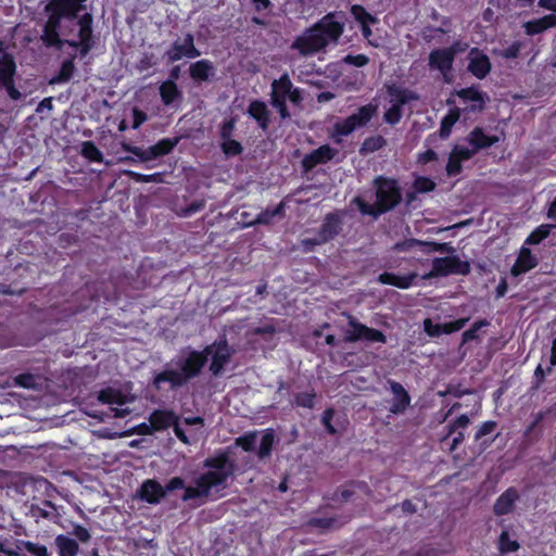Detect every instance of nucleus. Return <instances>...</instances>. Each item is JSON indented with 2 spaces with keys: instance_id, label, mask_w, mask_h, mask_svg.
I'll return each instance as SVG.
<instances>
[{
  "instance_id": "obj_1",
  "label": "nucleus",
  "mask_w": 556,
  "mask_h": 556,
  "mask_svg": "<svg viewBox=\"0 0 556 556\" xmlns=\"http://www.w3.org/2000/svg\"><path fill=\"white\" fill-rule=\"evenodd\" d=\"M212 356L210 371L214 377H220L226 365L230 362L232 352L226 339L215 341L203 350L188 349L167 363L163 370L155 374L152 386L161 391L167 383L172 391L179 390L191 380L198 378Z\"/></svg>"
},
{
  "instance_id": "obj_2",
  "label": "nucleus",
  "mask_w": 556,
  "mask_h": 556,
  "mask_svg": "<svg viewBox=\"0 0 556 556\" xmlns=\"http://www.w3.org/2000/svg\"><path fill=\"white\" fill-rule=\"evenodd\" d=\"M203 467L207 471L201 473L194 480L195 486L186 488L181 496L184 502L207 497L214 488H226L229 478L236 471V463L226 451H219L213 456L206 457L203 460Z\"/></svg>"
},
{
  "instance_id": "obj_3",
  "label": "nucleus",
  "mask_w": 556,
  "mask_h": 556,
  "mask_svg": "<svg viewBox=\"0 0 556 556\" xmlns=\"http://www.w3.org/2000/svg\"><path fill=\"white\" fill-rule=\"evenodd\" d=\"M343 34V24L336 20L333 13H328L312 26L296 36L290 49L296 51L299 56H314L330 45H337Z\"/></svg>"
},
{
  "instance_id": "obj_4",
  "label": "nucleus",
  "mask_w": 556,
  "mask_h": 556,
  "mask_svg": "<svg viewBox=\"0 0 556 556\" xmlns=\"http://www.w3.org/2000/svg\"><path fill=\"white\" fill-rule=\"evenodd\" d=\"M376 187V202L381 214L393 210L402 201L401 189L395 179L382 176L374 180Z\"/></svg>"
},
{
  "instance_id": "obj_5",
  "label": "nucleus",
  "mask_w": 556,
  "mask_h": 556,
  "mask_svg": "<svg viewBox=\"0 0 556 556\" xmlns=\"http://www.w3.org/2000/svg\"><path fill=\"white\" fill-rule=\"evenodd\" d=\"M45 11L48 13V20L43 25L40 40L47 48L61 49L65 45V39H61L60 29L62 20L65 17L49 2L46 4Z\"/></svg>"
},
{
  "instance_id": "obj_6",
  "label": "nucleus",
  "mask_w": 556,
  "mask_h": 556,
  "mask_svg": "<svg viewBox=\"0 0 556 556\" xmlns=\"http://www.w3.org/2000/svg\"><path fill=\"white\" fill-rule=\"evenodd\" d=\"M16 62L14 56L4 50L0 51V91L5 90L10 99L17 101L22 98L15 87Z\"/></svg>"
},
{
  "instance_id": "obj_7",
  "label": "nucleus",
  "mask_w": 556,
  "mask_h": 556,
  "mask_svg": "<svg viewBox=\"0 0 556 556\" xmlns=\"http://www.w3.org/2000/svg\"><path fill=\"white\" fill-rule=\"evenodd\" d=\"M340 229L341 220L339 216L334 213L327 214L315 237L303 240L305 250L312 251L316 245H320L332 240Z\"/></svg>"
},
{
  "instance_id": "obj_8",
  "label": "nucleus",
  "mask_w": 556,
  "mask_h": 556,
  "mask_svg": "<svg viewBox=\"0 0 556 556\" xmlns=\"http://www.w3.org/2000/svg\"><path fill=\"white\" fill-rule=\"evenodd\" d=\"M201 55L200 50L194 45V37L188 33L184 37V41L176 40L172 43L170 48L166 50L165 56L168 63H174L181 60L184 56L188 59H195Z\"/></svg>"
},
{
  "instance_id": "obj_9",
  "label": "nucleus",
  "mask_w": 556,
  "mask_h": 556,
  "mask_svg": "<svg viewBox=\"0 0 556 556\" xmlns=\"http://www.w3.org/2000/svg\"><path fill=\"white\" fill-rule=\"evenodd\" d=\"M470 270L467 262L456 256L437 257L433 260V267L430 276H446L452 273L466 275Z\"/></svg>"
},
{
  "instance_id": "obj_10",
  "label": "nucleus",
  "mask_w": 556,
  "mask_h": 556,
  "mask_svg": "<svg viewBox=\"0 0 556 556\" xmlns=\"http://www.w3.org/2000/svg\"><path fill=\"white\" fill-rule=\"evenodd\" d=\"M338 154V150L329 144L320 146L312 152L304 155L301 166L304 173H309L317 165L326 164Z\"/></svg>"
},
{
  "instance_id": "obj_11",
  "label": "nucleus",
  "mask_w": 556,
  "mask_h": 556,
  "mask_svg": "<svg viewBox=\"0 0 556 556\" xmlns=\"http://www.w3.org/2000/svg\"><path fill=\"white\" fill-rule=\"evenodd\" d=\"M457 54L456 46L444 49H435L429 54L430 68L440 71L444 76L452 70V65Z\"/></svg>"
},
{
  "instance_id": "obj_12",
  "label": "nucleus",
  "mask_w": 556,
  "mask_h": 556,
  "mask_svg": "<svg viewBox=\"0 0 556 556\" xmlns=\"http://www.w3.org/2000/svg\"><path fill=\"white\" fill-rule=\"evenodd\" d=\"M136 495L142 502L157 505L165 497V490L157 480L147 479L140 484Z\"/></svg>"
},
{
  "instance_id": "obj_13",
  "label": "nucleus",
  "mask_w": 556,
  "mask_h": 556,
  "mask_svg": "<svg viewBox=\"0 0 556 556\" xmlns=\"http://www.w3.org/2000/svg\"><path fill=\"white\" fill-rule=\"evenodd\" d=\"M358 340L384 343L386 336L380 330L362 325L350 316V342Z\"/></svg>"
},
{
  "instance_id": "obj_14",
  "label": "nucleus",
  "mask_w": 556,
  "mask_h": 556,
  "mask_svg": "<svg viewBox=\"0 0 556 556\" xmlns=\"http://www.w3.org/2000/svg\"><path fill=\"white\" fill-rule=\"evenodd\" d=\"M491 62L486 54L478 48H472L469 52L468 71L479 79L484 78L491 71Z\"/></svg>"
},
{
  "instance_id": "obj_15",
  "label": "nucleus",
  "mask_w": 556,
  "mask_h": 556,
  "mask_svg": "<svg viewBox=\"0 0 556 556\" xmlns=\"http://www.w3.org/2000/svg\"><path fill=\"white\" fill-rule=\"evenodd\" d=\"M87 0H50L51 7H54L66 20H77L79 12L86 9Z\"/></svg>"
},
{
  "instance_id": "obj_16",
  "label": "nucleus",
  "mask_w": 556,
  "mask_h": 556,
  "mask_svg": "<svg viewBox=\"0 0 556 556\" xmlns=\"http://www.w3.org/2000/svg\"><path fill=\"white\" fill-rule=\"evenodd\" d=\"M179 420V415L172 409H154L149 416V422L155 432L166 430Z\"/></svg>"
},
{
  "instance_id": "obj_17",
  "label": "nucleus",
  "mask_w": 556,
  "mask_h": 556,
  "mask_svg": "<svg viewBox=\"0 0 556 556\" xmlns=\"http://www.w3.org/2000/svg\"><path fill=\"white\" fill-rule=\"evenodd\" d=\"M389 383L390 389L395 396V400L390 407V412L393 414L404 413L410 404L409 394L400 382L390 381Z\"/></svg>"
},
{
  "instance_id": "obj_18",
  "label": "nucleus",
  "mask_w": 556,
  "mask_h": 556,
  "mask_svg": "<svg viewBox=\"0 0 556 556\" xmlns=\"http://www.w3.org/2000/svg\"><path fill=\"white\" fill-rule=\"evenodd\" d=\"M351 13L354 15L355 20L361 26L363 36L368 40V42L374 46L378 47V43L372 42L369 37L371 35V29L369 27L370 23H376L377 18L372 16L370 13H368L363 7L361 5H353L350 9Z\"/></svg>"
},
{
  "instance_id": "obj_19",
  "label": "nucleus",
  "mask_w": 556,
  "mask_h": 556,
  "mask_svg": "<svg viewBox=\"0 0 556 556\" xmlns=\"http://www.w3.org/2000/svg\"><path fill=\"white\" fill-rule=\"evenodd\" d=\"M248 114L257 122L263 130H266L270 124V112L265 102L253 100L248 106Z\"/></svg>"
},
{
  "instance_id": "obj_20",
  "label": "nucleus",
  "mask_w": 556,
  "mask_h": 556,
  "mask_svg": "<svg viewBox=\"0 0 556 556\" xmlns=\"http://www.w3.org/2000/svg\"><path fill=\"white\" fill-rule=\"evenodd\" d=\"M538 265V260L534 255H532L530 249L521 248L519 255L516 260V263L511 267V275L517 277L520 274L527 273L530 269L534 268Z\"/></svg>"
},
{
  "instance_id": "obj_21",
  "label": "nucleus",
  "mask_w": 556,
  "mask_h": 556,
  "mask_svg": "<svg viewBox=\"0 0 556 556\" xmlns=\"http://www.w3.org/2000/svg\"><path fill=\"white\" fill-rule=\"evenodd\" d=\"M215 73V67L210 60H200L189 67L190 77L197 83L207 81Z\"/></svg>"
},
{
  "instance_id": "obj_22",
  "label": "nucleus",
  "mask_w": 556,
  "mask_h": 556,
  "mask_svg": "<svg viewBox=\"0 0 556 556\" xmlns=\"http://www.w3.org/2000/svg\"><path fill=\"white\" fill-rule=\"evenodd\" d=\"M518 498V492L514 488H509L496 500L493 507L494 514L496 516L509 514Z\"/></svg>"
},
{
  "instance_id": "obj_23",
  "label": "nucleus",
  "mask_w": 556,
  "mask_h": 556,
  "mask_svg": "<svg viewBox=\"0 0 556 556\" xmlns=\"http://www.w3.org/2000/svg\"><path fill=\"white\" fill-rule=\"evenodd\" d=\"M180 141V137L163 138L155 144L149 147V154L152 160L168 155L177 147Z\"/></svg>"
},
{
  "instance_id": "obj_24",
  "label": "nucleus",
  "mask_w": 556,
  "mask_h": 556,
  "mask_svg": "<svg viewBox=\"0 0 556 556\" xmlns=\"http://www.w3.org/2000/svg\"><path fill=\"white\" fill-rule=\"evenodd\" d=\"M293 84L287 73L282 74L278 79L271 83L270 101L273 99L287 100L291 93Z\"/></svg>"
},
{
  "instance_id": "obj_25",
  "label": "nucleus",
  "mask_w": 556,
  "mask_h": 556,
  "mask_svg": "<svg viewBox=\"0 0 556 556\" xmlns=\"http://www.w3.org/2000/svg\"><path fill=\"white\" fill-rule=\"evenodd\" d=\"M159 93L164 105H170L182 97L181 91L173 79L163 81L159 87Z\"/></svg>"
},
{
  "instance_id": "obj_26",
  "label": "nucleus",
  "mask_w": 556,
  "mask_h": 556,
  "mask_svg": "<svg viewBox=\"0 0 556 556\" xmlns=\"http://www.w3.org/2000/svg\"><path fill=\"white\" fill-rule=\"evenodd\" d=\"M78 40L85 42H96L93 38V16L91 13L86 12L77 18Z\"/></svg>"
},
{
  "instance_id": "obj_27",
  "label": "nucleus",
  "mask_w": 556,
  "mask_h": 556,
  "mask_svg": "<svg viewBox=\"0 0 556 556\" xmlns=\"http://www.w3.org/2000/svg\"><path fill=\"white\" fill-rule=\"evenodd\" d=\"M54 544L58 548L59 556H77L79 551L77 541L65 534H59L54 539Z\"/></svg>"
},
{
  "instance_id": "obj_28",
  "label": "nucleus",
  "mask_w": 556,
  "mask_h": 556,
  "mask_svg": "<svg viewBox=\"0 0 556 556\" xmlns=\"http://www.w3.org/2000/svg\"><path fill=\"white\" fill-rule=\"evenodd\" d=\"M468 141L478 151L495 144L498 138L486 136L481 128L477 127L469 134Z\"/></svg>"
},
{
  "instance_id": "obj_29",
  "label": "nucleus",
  "mask_w": 556,
  "mask_h": 556,
  "mask_svg": "<svg viewBox=\"0 0 556 556\" xmlns=\"http://www.w3.org/2000/svg\"><path fill=\"white\" fill-rule=\"evenodd\" d=\"M75 59L76 55H71L65 59L60 66L59 73L53 76L50 80V84H62L67 83L72 79L75 72Z\"/></svg>"
},
{
  "instance_id": "obj_30",
  "label": "nucleus",
  "mask_w": 556,
  "mask_h": 556,
  "mask_svg": "<svg viewBox=\"0 0 556 556\" xmlns=\"http://www.w3.org/2000/svg\"><path fill=\"white\" fill-rule=\"evenodd\" d=\"M376 106L372 104H367L359 108L357 114L350 115V134L356 128L366 125L374 113L376 112Z\"/></svg>"
},
{
  "instance_id": "obj_31",
  "label": "nucleus",
  "mask_w": 556,
  "mask_h": 556,
  "mask_svg": "<svg viewBox=\"0 0 556 556\" xmlns=\"http://www.w3.org/2000/svg\"><path fill=\"white\" fill-rule=\"evenodd\" d=\"M457 96L464 101L475 102L471 111H482L484 108V94L472 87L459 90Z\"/></svg>"
},
{
  "instance_id": "obj_32",
  "label": "nucleus",
  "mask_w": 556,
  "mask_h": 556,
  "mask_svg": "<svg viewBox=\"0 0 556 556\" xmlns=\"http://www.w3.org/2000/svg\"><path fill=\"white\" fill-rule=\"evenodd\" d=\"M388 93L392 98V101H395V104L400 106L419 99L418 94L414 91L401 89L394 85L388 87Z\"/></svg>"
},
{
  "instance_id": "obj_33",
  "label": "nucleus",
  "mask_w": 556,
  "mask_h": 556,
  "mask_svg": "<svg viewBox=\"0 0 556 556\" xmlns=\"http://www.w3.org/2000/svg\"><path fill=\"white\" fill-rule=\"evenodd\" d=\"M16 547L20 551V556H24V551L28 552L33 556H51V554L48 552V548L39 543L17 540Z\"/></svg>"
},
{
  "instance_id": "obj_34",
  "label": "nucleus",
  "mask_w": 556,
  "mask_h": 556,
  "mask_svg": "<svg viewBox=\"0 0 556 556\" xmlns=\"http://www.w3.org/2000/svg\"><path fill=\"white\" fill-rule=\"evenodd\" d=\"M275 444V431L271 428H268L264 431L261 443L257 450V456L263 459L270 456L273 447Z\"/></svg>"
},
{
  "instance_id": "obj_35",
  "label": "nucleus",
  "mask_w": 556,
  "mask_h": 556,
  "mask_svg": "<svg viewBox=\"0 0 556 556\" xmlns=\"http://www.w3.org/2000/svg\"><path fill=\"white\" fill-rule=\"evenodd\" d=\"M316 397V391L311 388L304 392L296 393L292 404L296 407L313 409L315 407Z\"/></svg>"
},
{
  "instance_id": "obj_36",
  "label": "nucleus",
  "mask_w": 556,
  "mask_h": 556,
  "mask_svg": "<svg viewBox=\"0 0 556 556\" xmlns=\"http://www.w3.org/2000/svg\"><path fill=\"white\" fill-rule=\"evenodd\" d=\"M307 525L311 528L326 532L340 527L339 520L334 517H312L308 519Z\"/></svg>"
},
{
  "instance_id": "obj_37",
  "label": "nucleus",
  "mask_w": 556,
  "mask_h": 556,
  "mask_svg": "<svg viewBox=\"0 0 556 556\" xmlns=\"http://www.w3.org/2000/svg\"><path fill=\"white\" fill-rule=\"evenodd\" d=\"M285 215V203L280 202L277 206L274 208L267 207L266 210L262 211L255 219V224L260 225H269L273 223L274 218L277 216H283Z\"/></svg>"
},
{
  "instance_id": "obj_38",
  "label": "nucleus",
  "mask_w": 556,
  "mask_h": 556,
  "mask_svg": "<svg viewBox=\"0 0 556 556\" xmlns=\"http://www.w3.org/2000/svg\"><path fill=\"white\" fill-rule=\"evenodd\" d=\"M17 540L11 534H0V556H20Z\"/></svg>"
},
{
  "instance_id": "obj_39",
  "label": "nucleus",
  "mask_w": 556,
  "mask_h": 556,
  "mask_svg": "<svg viewBox=\"0 0 556 556\" xmlns=\"http://www.w3.org/2000/svg\"><path fill=\"white\" fill-rule=\"evenodd\" d=\"M127 177H129L135 182H155L161 184L164 181L163 173H153V174H141L134 170L126 172Z\"/></svg>"
},
{
  "instance_id": "obj_40",
  "label": "nucleus",
  "mask_w": 556,
  "mask_h": 556,
  "mask_svg": "<svg viewBox=\"0 0 556 556\" xmlns=\"http://www.w3.org/2000/svg\"><path fill=\"white\" fill-rule=\"evenodd\" d=\"M222 152L226 157L238 156L243 152V146L236 139H227L219 143Z\"/></svg>"
},
{
  "instance_id": "obj_41",
  "label": "nucleus",
  "mask_w": 556,
  "mask_h": 556,
  "mask_svg": "<svg viewBox=\"0 0 556 556\" xmlns=\"http://www.w3.org/2000/svg\"><path fill=\"white\" fill-rule=\"evenodd\" d=\"M81 155L90 162L100 163L103 161V154L92 141H85L81 146Z\"/></svg>"
},
{
  "instance_id": "obj_42",
  "label": "nucleus",
  "mask_w": 556,
  "mask_h": 556,
  "mask_svg": "<svg viewBox=\"0 0 556 556\" xmlns=\"http://www.w3.org/2000/svg\"><path fill=\"white\" fill-rule=\"evenodd\" d=\"M98 400L103 404H123L122 393L110 387L99 392Z\"/></svg>"
},
{
  "instance_id": "obj_43",
  "label": "nucleus",
  "mask_w": 556,
  "mask_h": 556,
  "mask_svg": "<svg viewBox=\"0 0 556 556\" xmlns=\"http://www.w3.org/2000/svg\"><path fill=\"white\" fill-rule=\"evenodd\" d=\"M459 111H451L446 116L443 117L440 127V137L447 138L451 135L452 127L459 118Z\"/></svg>"
},
{
  "instance_id": "obj_44",
  "label": "nucleus",
  "mask_w": 556,
  "mask_h": 556,
  "mask_svg": "<svg viewBox=\"0 0 556 556\" xmlns=\"http://www.w3.org/2000/svg\"><path fill=\"white\" fill-rule=\"evenodd\" d=\"M257 434L255 431L245 432L238 437L235 441L236 445L241 447L244 452H254Z\"/></svg>"
},
{
  "instance_id": "obj_45",
  "label": "nucleus",
  "mask_w": 556,
  "mask_h": 556,
  "mask_svg": "<svg viewBox=\"0 0 556 556\" xmlns=\"http://www.w3.org/2000/svg\"><path fill=\"white\" fill-rule=\"evenodd\" d=\"M425 247H426V241L412 238V239H406L402 242L395 243L393 245L392 250L394 252H407L414 248H418L424 253Z\"/></svg>"
},
{
  "instance_id": "obj_46",
  "label": "nucleus",
  "mask_w": 556,
  "mask_h": 556,
  "mask_svg": "<svg viewBox=\"0 0 556 556\" xmlns=\"http://www.w3.org/2000/svg\"><path fill=\"white\" fill-rule=\"evenodd\" d=\"M384 144L386 140L383 139L382 136L369 137L363 142L359 152L362 154H368L379 150Z\"/></svg>"
},
{
  "instance_id": "obj_47",
  "label": "nucleus",
  "mask_w": 556,
  "mask_h": 556,
  "mask_svg": "<svg viewBox=\"0 0 556 556\" xmlns=\"http://www.w3.org/2000/svg\"><path fill=\"white\" fill-rule=\"evenodd\" d=\"M236 124H237V119H236V117H232V116L229 118H225L223 121V123L219 126V130H218L220 141H224L227 139H232V136L236 130Z\"/></svg>"
},
{
  "instance_id": "obj_48",
  "label": "nucleus",
  "mask_w": 556,
  "mask_h": 556,
  "mask_svg": "<svg viewBox=\"0 0 556 556\" xmlns=\"http://www.w3.org/2000/svg\"><path fill=\"white\" fill-rule=\"evenodd\" d=\"M520 547L517 541H513L509 538L507 531H503L498 538V549L501 553L516 552Z\"/></svg>"
},
{
  "instance_id": "obj_49",
  "label": "nucleus",
  "mask_w": 556,
  "mask_h": 556,
  "mask_svg": "<svg viewBox=\"0 0 556 556\" xmlns=\"http://www.w3.org/2000/svg\"><path fill=\"white\" fill-rule=\"evenodd\" d=\"M551 225H541L527 238V244H539L542 240L548 237L551 232Z\"/></svg>"
},
{
  "instance_id": "obj_50",
  "label": "nucleus",
  "mask_w": 556,
  "mask_h": 556,
  "mask_svg": "<svg viewBox=\"0 0 556 556\" xmlns=\"http://www.w3.org/2000/svg\"><path fill=\"white\" fill-rule=\"evenodd\" d=\"M65 45L71 48L77 49L79 58L84 59L94 48L96 42L77 41L74 39H65Z\"/></svg>"
},
{
  "instance_id": "obj_51",
  "label": "nucleus",
  "mask_w": 556,
  "mask_h": 556,
  "mask_svg": "<svg viewBox=\"0 0 556 556\" xmlns=\"http://www.w3.org/2000/svg\"><path fill=\"white\" fill-rule=\"evenodd\" d=\"M434 251L440 253L453 254L455 252V249L450 243H437L432 241H426L424 253L430 254Z\"/></svg>"
},
{
  "instance_id": "obj_52",
  "label": "nucleus",
  "mask_w": 556,
  "mask_h": 556,
  "mask_svg": "<svg viewBox=\"0 0 556 556\" xmlns=\"http://www.w3.org/2000/svg\"><path fill=\"white\" fill-rule=\"evenodd\" d=\"M354 203L357 205L358 210L364 215H370L374 218H377L379 215H381V212L379 207L376 204H368L365 201H363L361 198H355Z\"/></svg>"
},
{
  "instance_id": "obj_53",
  "label": "nucleus",
  "mask_w": 556,
  "mask_h": 556,
  "mask_svg": "<svg viewBox=\"0 0 556 556\" xmlns=\"http://www.w3.org/2000/svg\"><path fill=\"white\" fill-rule=\"evenodd\" d=\"M123 150L134 154L136 157H138V160L140 162L146 163V162L151 161V156L149 154V148L142 149V148L137 147V146H132V144H129V143H124L123 144Z\"/></svg>"
},
{
  "instance_id": "obj_54",
  "label": "nucleus",
  "mask_w": 556,
  "mask_h": 556,
  "mask_svg": "<svg viewBox=\"0 0 556 556\" xmlns=\"http://www.w3.org/2000/svg\"><path fill=\"white\" fill-rule=\"evenodd\" d=\"M413 187L415 192L424 193L432 191L435 188V182L427 177H418L415 179Z\"/></svg>"
},
{
  "instance_id": "obj_55",
  "label": "nucleus",
  "mask_w": 556,
  "mask_h": 556,
  "mask_svg": "<svg viewBox=\"0 0 556 556\" xmlns=\"http://www.w3.org/2000/svg\"><path fill=\"white\" fill-rule=\"evenodd\" d=\"M489 325L486 319L479 320L472 325L471 328L463 332V342H468L478 339V330Z\"/></svg>"
},
{
  "instance_id": "obj_56",
  "label": "nucleus",
  "mask_w": 556,
  "mask_h": 556,
  "mask_svg": "<svg viewBox=\"0 0 556 556\" xmlns=\"http://www.w3.org/2000/svg\"><path fill=\"white\" fill-rule=\"evenodd\" d=\"M424 330L429 337H439L442 332H444V326L433 324L430 318H426L424 320Z\"/></svg>"
},
{
  "instance_id": "obj_57",
  "label": "nucleus",
  "mask_w": 556,
  "mask_h": 556,
  "mask_svg": "<svg viewBox=\"0 0 556 556\" xmlns=\"http://www.w3.org/2000/svg\"><path fill=\"white\" fill-rule=\"evenodd\" d=\"M521 48H522V43L517 41V42H514L508 48L498 51V55L504 59H516L519 56Z\"/></svg>"
},
{
  "instance_id": "obj_58",
  "label": "nucleus",
  "mask_w": 556,
  "mask_h": 556,
  "mask_svg": "<svg viewBox=\"0 0 556 556\" xmlns=\"http://www.w3.org/2000/svg\"><path fill=\"white\" fill-rule=\"evenodd\" d=\"M462 161L454 156V154L451 152L448 162L446 164V173L448 176H456L462 172Z\"/></svg>"
},
{
  "instance_id": "obj_59",
  "label": "nucleus",
  "mask_w": 556,
  "mask_h": 556,
  "mask_svg": "<svg viewBox=\"0 0 556 556\" xmlns=\"http://www.w3.org/2000/svg\"><path fill=\"white\" fill-rule=\"evenodd\" d=\"M402 117V110L399 104H393L384 114V119L387 123L394 125Z\"/></svg>"
},
{
  "instance_id": "obj_60",
  "label": "nucleus",
  "mask_w": 556,
  "mask_h": 556,
  "mask_svg": "<svg viewBox=\"0 0 556 556\" xmlns=\"http://www.w3.org/2000/svg\"><path fill=\"white\" fill-rule=\"evenodd\" d=\"M333 415L334 410L332 408H327L321 416V422L329 434L337 433V429L332 425Z\"/></svg>"
},
{
  "instance_id": "obj_61",
  "label": "nucleus",
  "mask_w": 556,
  "mask_h": 556,
  "mask_svg": "<svg viewBox=\"0 0 556 556\" xmlns=\"http://www.w3.org/2000/svg\"><path fill=\"white\" fill-rule=\"evenodd\" d=\"M477 152V150L468 149L466 147L456 146L454 147L452 153L454 156H457L460 161L469 160L473 156V154Z\"/></svg>"
},
{
  "instance_id": "obj_62",
  "label": "nucleus",
  "mask_w": 556,
  "mask_h": 556,
  "mask_svg": "<svg viewBox=\"0 0 556 556\" xmlns=\"http://www.w3.org/2000/svg\"><path fill=\"white\" fill-rule=\"evenodd\" d=\"M187 486H185V480L181 478V477H174L172 478L166 484L165 486H163V489L165 490V495L168 493V492H173L175 490H180V489H185L186 490Z\"/></svg>"
},
{
  "instance_id": "obj_63",
  "label": "nucleus",
  "mask_w": 556,
  "mask_h": 556,
  "mask_svg": "<svg viewBox=\"0 0 556 556\" xmlns=\"http://www.w3.org/2000/svg\"><path fill=\"white\" fill-rule=\"evenodd\" d=\"M30 511H31V515L37 518L51 519L56 516V514L51 511L50 509H46L43 507L34 505V504L30 507Z\"/></svg>"
},
{
  "instance_id": "obj_64",
  "label": "nucleus",
  "mask_w": 556,
  "mask_h": 556,
  "mask_svg": "<svg viewBox=\"0 0 556 556\" xmlns=\"http://www.w3.org/2000/svg\"><path fill=\"white\" fill-rule=\"evenodd\" d=\"M276 332H277V328L273 323L263 324L258 327H255L252 330V333L256 334V336H267V334L271 336Z\"/></svg>"
}]
</instances>
